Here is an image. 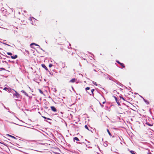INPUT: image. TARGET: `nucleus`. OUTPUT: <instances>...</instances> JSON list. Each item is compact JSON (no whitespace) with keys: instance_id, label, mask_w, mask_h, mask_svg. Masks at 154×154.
<instances>
[{"instance_id":"f257e3e1","label":"nucleus","mask_w":154,"mask_h":154,"mask_svg":"<svg viewBox=\"0 0 154 154\" xmlns=\"http://www.w3.org/2000/svg\"><path fill=\"white\" fill-rule=\"evenodd\" d=\"M20 96L19 94L17 93L16 91H15V93L14 94V97L15 99H17Z\"/></svg>"},{"instance_id":"f03ea898","label":"nucleus","mask_w":154,"mask_h":154,"mask_svg":"<svg viewBox=\"0 0 154 154\" xmlns=\"http://www.w3.org/2000/svg\"><path fill=\"white\" fill-rule=\"evenodd\" d=\"M116 62H117L123 68H125V66L123 63L120 62L119 61H116Z\"/></svg>"},{"instance_id":"7ed1b4c3","label":"nucleus","mask_w":154,"mask_h":154,"mask_svg":"<svg viewBox=\"0 0 154 154\" xmlns=\"http://www.w3.org/2000/svg\"><path fill=\"white\" fill-rule=\"evenodd\" d=\"M51 110L53 112H56L57 111V109L54 106H51Z\"/></svg>"},{"instance_id":"20e7f679","label":"nucleus","mask_w":154,"mask_h":154,"mask_svg":"<svg viewBox=\"0 0 154 154\" xmlns=\"http://www.w3.org/2000/svg\"><path fill=\"white\" fill-rule=\"evenodd\" d=\"M113 97L115 98V100L116 103H117V104H118V105H120V103L119 102V101L118 100L117 98V97L116 96H113Z\"/></svg>"},{"instance_id":"39448f33","label":"nucleus","mask_w":154,"mask_h":154,"mask_svg":"<svg viewBox=\"0 0 154 154\" xmlns=\"http://www.w3.org/2000/svg\"><path fill=\"white\" fill-rule=\"evenodd\" d=\"M3 89L4 90L8 91H9V92H10L11 91V89L9 88H7L5 87V88H4Z\"/></svg>"},{"instance_id":"423d86ee","label":"nucleus","mask_w":154,"mask_h":154,"mask_svg":"<svg viewBox=\"0 0 154 154\" xmlns=\"http://www.w3.org/2000/svg\"><path fill=\"white\" fill-rule=\"evenodd\" d=\"M42 66L43 68H44L46 71L48 70V68L44 64H42Z\"/></svg>"},{"instance_id":"0eeeda50","label":"nucleus","mask_w":154,"mask_h":154,"mask_svg":"<svg viewBox=\"0 0 154 154\" xmlns=\"http://www.w3.org/2000/svg\"><path fill=\"white\" fill-rule=\"evenodd\" d=\"M76 79H75L74 78V79H72L69 82H72V83H74L76 81Z\"/></svg>"},{"instance_id":"6e6552de","label":"nucleus","mask_w":154,"mask_h":154,"mask_svg":"<svg viewBox=\"0 0 154 154\" xmlns=\"http://www.w3.org/2000/svg\"><path fill=\"white\" fill-rule=\"evenodd\" d=\"M11 57L13 59H15L17 57V55H15L14 56H11Z\"/></svg>"},{"instance_id":"1a4fd4ad","label":"nucleus","mask_w":154,"mask_h":154,"mask_svg":"<svg viewBox=\"0 0 154 154\" xmlns=\"http://www.w3.org/2000/svg\"><path fill=\"white\" fill-rule=\"evenodd\" d=\"M73 139L74 141H75V140L78 141H79V138L76 137H75Z\"/></svg>"},{"instance_id":"9d476101","label":"nucleus","mask_w":154,"mask_h":154,"mask_svg":"<svg viewBox=\"0 0 154 154\" xmlns=\"http://www.w3.org/2000/svg\"><path fill=\"white\" fill-rule=\"evenodd\" d=\"M7 135H8V136H9V137H11L12 138H14V139H16V138L15 137H14V136H12V135H9V134H7Z\"/></svg>"},{"instance_id":"9b49d317","label":"nucleus","mask_w":154,"mask_h":154,"mask_svg":"<svg viewBox=\"0 0 154 154\" xmlns=\"http://www.w3.org/2000/svg\"><path fill=\"white\" fill-rule=\"evenodd\" d=\"M107 132L109 134L110 136H112V135L110 133V132H109V129H107Z\"/></svg>"},{"instance_id":"f8f14e48","label":"nucleus","mask_w":154,"mask_h":154,"mask_svg":"<svg viewBox=\"0 0 154 154\" xmlns=\"http://www.w3.org/2000/svg\"><path fill=\"white\" fill-rule=\"evenodd\" d=\"M42 117L44 118V119H48V120H51V119H50V118H47V117H45V116H42Z\"/></svg>"},{"instance_id":"ddd939ff","label":"nucleus","mask_w":154,"mask_h":154,"mask_svg":"<svg viewBox=\"0 0 154 154\" xmlns=\"http://www.w3.org/2000/svg\"><path fill=\"white\" fill-rule=\"evenodd\" d=\"M130 152L132 154H136L134 151L131 150Z\"/></svg>"},{"instance_id":"4468645a","label":"nucleus","mask_w":154,"mask_h":154,"mask_svg":"<svg viewBox=\"0 0 154 154\" xmlns=\"http://www.w3.org/2000/svg\"><path fill=\"white\" fill-rule=\"evenodd\" d=\"M94 91V89H92L91 90V93L93 95H94L93 92Z\"/></svg>"},{"instance_id":"2eb2a0df","label":"nucleus","mask_w":154,"mask_h":154,"mask_svg":"<svg viewBox=\"0 0 154 154\" xmlns=\"http://www.w3.org/2000/svg\"><path fill=\"white\" fill-rule=\"evenodd\" d=\"M36 45V46H39L38 45H37V44H35V43H32V44H31V45Z\"/></svg>"},{"instance_id":"dca6fc26","label":"nucleus","mask_w":154,"mask_h":154,"mask_svg":"<svg viewBox=\"0 0 154 154\" xmlns=\"http://www.w3.org/2000/svg\"><path fill=\"white\" fill-rule=\"evenodd\" d=\"M38 90L39 91V92L41 94H43V91L41 89H39Z\"/></svg>"},{"instance_id":"f3484780","label":"nucleus","mask_w":154,"mask_h":154,"mask_svg":"<svg viewBox=\"0 0 154 154\" xmlns=\"http://www.w3.org/2000/svg\"><path fill=\"white\" fill-rule=\"evenodd\" d=\"M85 128L87 129L89 131V130L87 125H85Z\"/></svg>"},{"instance_id":"a211bd4d","label":"nucleus","mask_w":154,"mask_h":154,"mask_svg":"<svg viewBox=\"0 0 154 154\" xmlns=\"http://www.w3.org/2000/svg\"><path fill=\"white\" fill-rule=\"evenodd\" d=\"M119 97H120V98H121V99H122V100H125V99H124V98L123 97H122L120 95V96H119Z\"/></svg>"},{"instance_id":"6ab92c4d","label":"nucleus","mask_w":154,"mask_h":154,"mask_svg":"<svg viewBox=\"0 0 154 154\" xmlns=\"http://www.w3.org/2000/svg\"><path fill=\"white\" fill-rule=\"evenodd\" d=\"M90 89V88L89 87H87L85 89L86 91L87 90H89Z\"/></svg>"},{"instance_id":"aec40b11","label":"nucleus","mask_w":154,"mask_h":154,"mask_svg":"<svg viewBox=\"0 0 154 154\" xmlns=\"http://www.w3.org/2000/svg\"><path fill=\"white\" fill-rule=\"evenodd\" d=\"M7 54H8L10 55H11L12 54V53L10 52H8Z\"/></svg>"},{"instance_id":"412c9836","label":"nucleus","mask_w":154,"mask_h":154,"mask_svg":"<svg viewBox=\"0 0 154 154\" xmlns=\"http://www.w3.org/2000/svg\"><path fill=\"white\" fill-rule=\"evenodd\" d=\"M53 66V65L52 64H49V67H50V68H51V67L52 66Z\"/></svg>"},{"instance_id":"4be33fe9","label":"nucleus","mask_w":154,"mask_h":154,"mask_svg":"<svg viewBox=\"0 0 154 154\" xmlns=\"http://www.w3.org/2000/svg\"><path fill=\"white\" fill-rule=\"evenodd\" d=\"M0 69H1V70H2V69H4V70L5 69L3 68H1Z\"/></svg>"},{"instance_id":"5701e85b","label":"nucleus","mask_w":154,"mask_h":154,"mask_svg":"<svg viewBox=\"0 0 154 154\" xmlns=\"http://www.w3.org/2000/svg\"><path fill=\"white\" fill-rule=\"evenodd\" d=\"M149 126H152V125H150V124H148Z\"/></svg>"},{"instance_id":"b1692460","label":"nucleus","mask_w":154,"mask_h":154,"mask_svg":"<svg viewBox=\"0 0 154 154\" xmlns=\"http://www.w3.org/2000/svg\"><path fill=\"white\" fill-rule=\"evenodd\" d=\"M94 84V85H97V84H96V83Z\"/></svg>"},{"instance_id":"393cba45","label":"nucleus","mask_w":154,"mask_h":154,"mask_svg":"<svg viewBox=\"0 0 154 154\" xmlns=\"http://www.w3.org/2000/svg\"><path fill=\"white\" fill-rule=\"evenodd\" d=\"M5 63H6V64H7V62H5Z\"/></svg>"},{"instance_id":"a878e982","label":"nucleus","mask_w":154,"mask_h":154,"mask_svg":"<svg viewBox=\"0 0 154 154\" xmlns=\"http://www.w3.org/2000/svg\"><path fill=\"white\" fill-rule=\"evenodd\" d=\"M89 93V94H90V95H91V94H90V93Z\"/></svg>"},{"instance_id":"bb28decb","label":"nucleus","mask_w":154,"mask_h":154,"mask_svg":"<svg viewBox=\"0 0 154 154\" xmlns=\"http://www.w3.org/2000/svg\"><path fill=\"white\" fill-rule=\"evenodd\" d=\"M23 91V92H24V91Z\"/></svg>"}]
</instances>
